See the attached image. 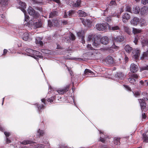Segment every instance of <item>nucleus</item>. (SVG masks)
I'll return each instance as SVG.
<instances>
[{
	"mask_svg": "<svg viewBox=\"0 0 148 148\" xmlns=\"http://www.w3.org/2000/svg\"><path fill=\"white\" fill-rule=\"evenodd\" d=\"M20 143L21 144L25 145L28 144H30L32 143H33L32 141L27 140H23V142H21Z\"/></svg>",
	"mask_w": 148,
	"mask_h": 148,
	"instance_id": "obj_31",
	"label": "nucleus"
},
{
	"mask_svg": "<svg viewBox=\"0 0 148 148\" xmlns=\"http://www.w3.org/2000/svg\"><path fill=\"white\" fill-rule=\"evenodd\" d=\"M141 108L143 111L146 112L148 110L147 107H146V103H143L140 104Z\"/></svg>",
	"mask_w": 148,
	"mask_h": 148,
	"instance_id": "obj_21",
	"label": "nucleus"
},
{
	"mask_svg": "<svg viewBox=\"0 0 148 148\" xmlns=\"http://www.w3.org/2000/svg\"><path fill=\"white\" fill-rule=\"evenodd\" d=\"M114 40L115 41L121 42L124 40V38L122 36H116V38H114Z\"/></svg>",
	"mask_w": 148,
	"mask_h": 148,
	"instance_id": "obj_14",
	"label": "nucleus"
},
{
	"mask_svg": "<svg viewBox=\"0 0 148 148\" xmlns=\"http://www.w3.org/2000/svg\"><path fill=\"white\" fill-rule=\"evenodd\" d=\"M116 4H117L115 1L112 0L110 2L109 5L110 6L116 5Z\"/></svg>",
	"mask_w": 148,
	"mask_h": 148,
	"instance_id": "obj_49",
	"label": "nucleus"
},
{
	"mask_svg": "<svg viewBox=\"0 0 148 148\" xmlns=\"http://www.w3.org/2000/svg\"><path fill=\"white\" fill-rule=\"evenodd\" d=\"M140 13L142 15H147L148 14V7L144 6L141 8Z\"/></svg>",
	"mask_w": 148,
	"mask_h": 148,
	"instance_id": "obj_8",
	"label": "nucleus"
},
{
	"mask_svg": "<svg viewBox=\"0 0 148 148\" xmlns=\"http://www.w3.org/2000/svg\"><path fill=\"white\" fill-rule=\"evenodd\" d=\"M141 60H148V50L145 52H144L141 57Z\"/></svg>",
	"mask_w": 148,
	"mask_h": 148,
	"instance_id": "obj_20",
	"label": "nucleus"
},
{
	"mask_svg": "<svg viewBox=\"0 0 148 148\" xmlns=\"http://www.w3.org/2000/svg\"><path fill=\"white\" fill-rule=\"evenodd\" d=\"M143 141L146 143L148 142V130L145 133L143 134Z\"/></svg>",
	"mask_w": 148,
	"mask_h": 148,
	"instance_id": "obj_16",
	"label": "nucleus"
},
{
	"mask_svg": "<svg viewBox=\"0 0 148 148\" xmlns=\"http://www.w3.org/2000/svg\"><path fill=\"white\" fill-rule=\"evenodd\" d=\"M78 13L79 16L81 17H85L87 16V14L84 11L82 10H79Z\"/></svg>",
	"mask_w": 148,
	"mask_h": 148,
	"instance_id": "obj_26",
	"label": "nucleus"
},
{
	"mask_svg": "<svg viewBox=\"0 0 148 148\" xmlns=\"http://www.w3.org/2000/svg\"><path fill=\"white\" fill-rule=\"evenodd\" d=\"M105 61L109 64H112L114 63L113 58L110 56H107L105 60Z\"/></svg>",
	"mask_w": 148,
	"mask_h": 148,
	"instance_id": "obj_7",
	"label": "nucleus"
},
{
	"mask_svg": "<svg viewBox=\"0 0 148 148\" xmlns=\"http://www.w3.org/2000/svg\"><path fill=\"white\" fill-rule=\"evenodd\" d=\"M77 35L80 38L82 37V36H84L83 35V34L81 32H78L77 33Z\"/></svg>",
	"mask_w": 148,
	"mask_h": 148,
	"instance_id": "obj_59",
	"label": "nucleus"
},
{
	"mask_svg": "<svg viewBox=\"0 0 148 148\" xmlns=\"http://www.w3.org/2000/svg\"><path fill=\"white\" fill-rule=\"evenodd\" d=\"M69 87L68 86H66L65 87L58 89L57 91L59 94H63L68 91Z\"/></svg>",
	"mask_w": 148,
	"mask_h": 148,
	"instance_id": "obj_6",
	"label": "nucleus"
},
{
	"mask_svg": "<svg viewBox=\"0 0 148 148\" xmlns=\"http://www.w3.org/2000/svg\"><path fill=\"white\" fill-rule=\"evenodd\" d=\"M44 145L42 144H39L38 146V148H44Z\"/></svg>",
	"mask_w": 148,
	"mask_h": 148,
	"instance_id": "obj_64",
	"label": "nucleus"
},
{
	"mask_svg": "<svg viewBox=\"0 0 148 148\" xmlns=\"http://www.w3.org/2000/svg\"><path fill=\"white\" fill-rule=\"evenodd\" d=\"M56 98V96L55 95H54L51 97H50V98H49L47 99V101L50 102V103H51L53 102V101L55 100Z\"/></svg>",
	"mask_w": 148,
	"mask_h": 148,
	"instance_id": "obj_39",
	"label": "nucleus"
},
{
	"mask_svg": "<svg viewBox=\"0 0 148 148\" xmlns=\"http://www.w3.org/2000/svg\"><path fill=\"white\" fill-rule=\"evenodd\" d=\"M111 16H109L106 17V20L108 22H109L111 21Z\"/></svg>",
	"mask_w": 148,
	"mask_h": 148,
	"instance_id": "obj_54",
	"label": "nucleus"
},
{
	"mask_svg": "<svg viewBox=\"0 0 148 148\" xmlns=\"http://www.w3.org/2000/svg\"><path fill=\"white\" fill-rule=\"evenodd\" d=\"M112 47H106L104 48V49L109 52L110 53H113L114 51L112 49Z\"/></svg>",
	"mask_w": 148,
	"mask_h": 148,
	"instance_id": "obj_41",
	"label": "nucleus"
},
{
	"mask_svg": "<svg viewBox=\"0 0 148 148\" xmlns=\"http://www.w3.org/2000/svg\"><path fill=\"white\" fill-rule=\"evenodd\" d=\"M48 26L49 27H51V26H52V22L50 20H49L48 21Z\"/></svg>",
	"mask_w": 148,
	"mask_h": 148,
	"instance_id": "obj_58",
	"label": "nucleus"
},
{
	"mask_svg": "<svg viewBox=\"0 0 148 148\" xmlns=\"http://www.w3.org/2000/svg\"><path fill=\"white\" fill-rule=\"evenodd\" d=\"M106 138H102L101 137H100L98 141L101 142L103 143H105L106 142Z\"/></svg>",
	"mask_w": 148,
	"mask_h": 148,
	"instance_id": "obj_48",
	"label": "nucleus"
},
{
	"mask_svg": "<svg viewBox=\"0 0 148 148\" xmlns=\"http://www.w3.org/2000/svg\"><path fill=\"white\" fill-rule=\"evenodd\" d=\"M4 134L6 137V138L9 136L10 135V133L9 132H4Z\"/></svg>",
	"mask_w": 148,
	"mask_h": 148,
	"instance_id": "obj_56",
	"label": "nucleus"
},
{
	"mask_svg": "<svg viewBox=\"0 0 148 148\" xmlns=\"http://www.w3.org/2000/svg\"><path fill=\"white\" fill-rule=\"evenodd\" d=\"M125 10L126 11L128 12H131L132 9L130 5L128 4H126V5Z\"/></svg>",
	"mask_w": 148,
	"mask_h": 148,
	"instance_id": "obj_36",
	"label": "nucleus"
},
{
	"mask_svg": "<svg viewBox=\"0 0 148 148\" xmlns=\"http://www.w3.org/2000/svg\"><path fill=\"white\" fill-rule=\"evenodd\" d=\"M84 73L85 75H88L89 73L92 74L93 73V72L89 69H86L84 71Z\"/></svg>",
	"mask_w": 148,
	"mask_h": 148,
	"instance_id": "obj_42",
	"label": "nucleus"
},
{
	"mask_svg": "<svg viewBox=\"0 0 148 148\" xmlns=\"http://www.w3.org/2000/svg\"><path fill=\"white\" fill-rule=\"evenodd\" d=\"M114 143L116 145H119L120 144V138L117 137H115L114 138Z\"/></svg>",
	"mask_w": 148,
	"mask_h": 148,
	"instance_id": "obj_28",
	"label": "nucleus"
},
{
	"mask_svg": "<svg viewBox=\"0 0 148 148\" xmlns=\"http://www.w3.org/2000/svg\"><path fill=\"white\" fill-rule=\"evenodd\" d=\"M62 23L64 25L67 24L68 21L67 20H63L62 21Z\"/></svg>",
	"mask_w": 148,
	"mask_h": 148,
	"instance_id": "obj_60",
	"label": "nucleus"
},
{
	"mask_svg": "<svg viewBox=\"0 0 148 148\" xmlns=\"http://www.w3.org/2000/svg\"><path fill=\"white\" fill-rule=\"evenodd\" d=\"M140 83L143 86H147L148 85V82L147 80H145L143 81L142 80L140 81Z\"/></svg>",
	"mask_w": 148,
	"mask_h": 148,
	"instance_id": "obj_40",
	"label": "nucleus"
},
{
	"mask_svg": "<svg viewBox=\"0 0 148 148\" xmlns=\"http://www.w3.org/2000/svg\"><path fill=\"white\" fill-rule=\"evenodd\" d=\"M133 93L136 97H138L140 96H141V94H140V92L139 91H134L133 92Z\"/></svg>",
	"mask_w": 148,
	"mask_h": 148,
	"instance_id": "obj_43",
	"label": "nucleus"
},
{
	"mask_svg": "<svg viewBox=\"0 0 148 148\" xmlns=\"http://www.w3.org/2000/svg\"><path fill=\"white\" fill-rule=\"evenodd\" d=\"M57 12L55 11H52L50 13L49 17L50 18H52L55 17L57 16Z\"/></svg>",
	"mask_w": 148,
	"mask_h": 148,
	"instance_id": "obj_30",
	"label": "nucleus"
},
{
	"mask_svg": "<svg viewBox=\"0 0 148 148\" xmlns=\"http://www.w3.org/2000/svg\"><path fill=\"white\" fill-rule=\"evenodd\" d=\"M86 22H87V25H88V24H89L90 23V21L89 20H87L84 21L83 20L82 21V23H83V24L85 26H86L87 25L86 24Z\"/></svg>",
	"mask_w": 148,
	"mask_h": 148,
	"instance_id": "obj_47",
	"label": "nucleus"
},
{
	"mask_svg": "<svg viewBox=\"0 0 148 148\" xmlns=\"http://www.w3.org/2000/svg\"><path fill=\"white\" fill-rule=\"evenodd\" d=\"M124 27L125 31L128 34H130L131 32V30L130 28L126 25H124Z\"/></svg>",
	"mask_w": 148,
	"mask_h": 148,
	"instance_id": "obj_33",
	"label": "nucleus"
},
{
	"mask_svg": "<svg viewBox=\"0 0 148 148\" xmlns=\"http://www.w3.org/2000/svg\"><path fill=\"white\" fill-rule=\"evenodd\" d=\"M88 48L90 50H93V48L92 47L91 45L88 44L87 46Z\"/></svg>",
	"mask_w": 148,
	"mask_h": 148,
	"instance_id": "obj_63",
	"label": "nucleus"
},
{
	"mask_svg": "<svg viewBox=\"0 0 148 148\" xmlns=\"http://www.w3.org/2000/svg\"><path fill=\"white\" fill-rule=\"evenodd\" d=\"M96 29L99 31H103L107 28V26L105 23L97 24L96 25Z\"/></svg>",
	"mask_w": 148,
	"mask_h": 148,
	"instance_id": "obj_3",
	"label": "nucleus"
},
{
	"mask_svg": "<svg viewBox=\"0 0 148 148\" xmlns=\"http://www.w3.org/2000/svg\"><path fill=\"white\" fill-rule=\"evenodd\" d=\"M81 3V0H77L75 3L73 4V6L75 8L81 7L80 5Z\"/></svg>",
	"mask_w": 148,
	"mask_h": 148,
	"instance_id": "obj_22",
	"label": "nucleus"
},
{
	"mask_svg": "<svg viewBox=\"0 0 148 148\" xmlns=\"http://www.w3.org/2000/svg\"><path fill=\"white\" fill-rule=\"evenodd\" d=\"M34 25L35 28H37L41 27L42 24L40 22H38L35 23Z\"/></svg>",
	"mask_w": 148,
	"mask_h": 148,
	"instance_id": "obj_34",
	"label": "nucleus"
},
{
	"mask_svg": "<svg viewBox=\"0 0 148 148\" xmlns=\"http://www.w3.org/2000/svg\"><path fill=\"white\" fill-rule=\"evenodd\" d=\"M25 21H28L29 20V17L28 16H25Z\"/></svg>",
	"mask_w": 148,
	"mask_h": 148,
	"instance_id": "obj_62",
	"label": "nucleus"
},
{
	"mask_svg": "<svg viewBox=\"0 0 148 148\" xmlns=\"http://www.w3.org/2000/svg\"><path fill=\"white\" fill-rule=\"evenodd\" d=\"M38 133L39 134L40 136H43L44 134V132L43 131L40 130V129L38 131Z\"/></svg>",
	"mask_w": 148,
	"mask_h": 148,
	"instance_id": "obj_51",
	"label": "nucleus"
},
{
	"mask_svg": "<svg viewBox=\"0 0 148 148\" xmlns=\"http://www.w3.org/2000/svg\"><path fill=\"white\" fill-rule=\"evenodd\" d=\"M141 97H142L143 98V99L145 100H148V94L145 92H143L141 94Z\"/></svg>",
	"mask_w": 148,
	"mask_h": 148,
	"instance_id": "obj_25",
	"label": "nucleus"
},
{
	"mask_svg": "<svg viewBox=\"0 0 148 148\" xmlns=\"http://www.w3.org/2000/svg\"><path fill=\"white\" fill-rule=\"evenodd\" d=\"M29 34L27 32L23 33L22 35V39L25 41H27L29 38Z\"/></svg>",
	"mask_w": 148,
	"mask_h": 148,
	"instance_id": "obj_19",
	"label": "nucleus"
},
{
	"mask_svg": "<svg viewBox=\"0 0 148 148\" xmlns=\"http://www.w3.org/2000/svg\"><path fill=\"white\" fill-rule=\"evenodd\" d=\"M100 41L102 44L104 45H106L109 42V40L108 37L104 36L102 38Z\"/></svg>",
	"mask_w": 148,
	"mask_h": 148,
	"instance_id": "obj_11",
	"label": "nucleus"
},
{
	"mask_svg": "<svg viewBox=\"0 0 148 148\" xmlns=\"http://www.w3.org/2000/svg\"><path fill=\"white\" fill-rule=\"evenodd\" d=\"M93 41L94 42L93 43V45L96 47L99 46L100 42V40L98 37L97 36L96 38H95Z\"/></svg>",
	"mask_w": 148,
	"mask_h": 148,
	"instance_id": "obj_12",
	"label": "nucleus"
},
{
	"mask_svg": "<svg viewBox=\"0 0 148 148\" xmlns=\"http://www.w3.org/2000/svg\"><path fill=\"white\" fill-rule=\"evenodd\" d=\"M112 48L114 49H119V47H118L117 46H116L114 44V43L113 45L112 46Z\"/></svg>",
	"mask_w": 148,
	"mask_h": 148,
	"instance_id": "obj_55",
	"label": "nucleus"
},
{
	"mask_svg": "<svg viewBox=\"0 0 148 148\" xmlns=\"http://www.w3.org/2000/svg\"><path fill=\"white\" fill-rule=\"evenodd\" d=\"M144 70H148V66H143L140 68V71H141Z\"/></svg>",
	"mask_w": 148,
	"mask_h": 148,
	"instance_id": "obj_46",
	"label": "nucleus"
},
{
	"mask_svg": "<svg viewBox=\"0 0 148 148\" xmlns=\"http://www.w3.org/2000/svg\"><path fill=\"white\" fill-rule=\"evenodd\" d=\"M75 12V11L73 10H71L67 13V14H66L65 13L64 15V18H67L68 17H71L72 16V15L74 14Z\"/></svg>",
	"mask_w": 148,
	"mask_h": 148,
	"instance_id": "obj_15",
	"label": "nucleus"
},
{
	"mask_svg": "<svg viewBox=\"0 0 148 148\" xmlns=\"http://www.w3.org/2000/svg\"><path fill=\"white\" fill-rule=\"evenodd\" d=\"M140 11V8L138 6L134 8L133 12L134 14H138Z\"/></svg>",
	"mask_w": 148,
	"mask_h": 148,
	"instance_id": "obj_29",
	"label": "nucleus"
},
{
	"mask_svg": "<svg viewBox=\"0 0 148 148\" xmlns=\"http://www.w3.org/2000/svg\"><path fill=\"white\" fill-rule=\"evenodd\" d=\"M33 56V57L36 56L38 58H41L42 57V54L39 52L34 50Z\"/></svg>",
	"mask_w": 148,
	"mask_h": 148,
	"instance_id": "obj_23",
	"label": "nucleus"
},
{
	"mask_svg": "<svg viewBox=\"0 0 148 148\" xmlns=\"http://www.w3.org/2000/svg\"><path fill=\"white\" fill-rule=\"evenodd\" d=\"M97 35H93L92 34H90L88 35V41H90L92 39V40L94 39L95 38H96V37L97 36Z\"/></svg>",
	"mask_w": 148,
	"mask_h": 148,
	"instance_id": "obj_27",
	"label": "nucleus"
},
{
	"mask_svg": "<svg viewBox=\"0 0 148 148\" xmlns=\"http://www.w3.org/2000/svg\"><path fill=\"white\" fill-rule=\"evenodd\" d=\"M126 77L124 73L123 72L117 73L115 75V77L116 79L122 80L123 79Z\"/></svg>",
	"mask_w": 148,
	"mask_h": 148,
	"instance_id": "obj_2",
	"label": "nucleus"
},
{
	"mask_svg": "<svg viewBox=\"0 0 148 148\" xmlns=\"http://www.w3.org/2000/svg\"><path fill=\"white\" fill-rule=\"evenodd\" d=\"M34 50L31 49H27L25 50V51L27 53V55L31 56H33Z\"/></svg>",
	"mask_w": 148,
	"mask_h": 148,
	"instance_id": "obj_17",
	"label": "nucleus"
},
{
	"mask_svg": "<svg viewBox=\"0 0 148 148\" xmlns=\"http://www.w3.org/2000/svg\"><path fill=\"white\" fill-rule=\"evenodd\" d=\"M100 148H108L106 145H101L100 146Z\"/></svg>",
	"mask_w": 148,
	"mask_h": 148,
	"instance_id": "obj_61",
	"label": "nucleus"
},
{
	"mask_svg": "<svg viewBox=\"0 0 148 148\" xmlns=\"http://www.w3.org/2000/svg\"><path fill=\"white\" fill-rule=\"evenodd\" d=\"M139 22V19L137 17H134L130 21L131 24L134 25H136Z\"/></svg>",
	"mask_w": 148,
	"mask_h": 148,
	"instance_id": "obj_10",
	"label": "nucleus"
},
{
	"mask_svg": "<svg viewBox=\"0 0 148 148\" xmlns=\"http://www.w3.org/2000/svg\"><path fill=\"white\" fill-rule=\"evenodd\" d=\"M130 71L133 73H135L138 70V66L132 63L130 66Z\"/></svg>",
	"mask_w": 148,
	"mask_h": 148,
	"instance_id": "obj_4",
	"label": "nucleus"
},
{
	"mask_svg": "<svg viewBox=\"0 0 148 148\" xmlns=\"http://www.w3.org/2000/svg\"><path fill=\"white\" fill-rule=\"evenodd\" d=\"M130 77L128 78V81L131 84H134L136 82L135 79H138L139 76L136 74L131 73Z\"/></svg>",
	"mask_w": 148,
	"mask_h": 148,
	"instance_id": "obj_1",
	"label": "nucleus"
},
{
	"mask_svg": "<svg viewBox=\"0 0 148 148\" xmlns=\"http://www.w3.org/2000/svg\"><path fill=\"white\" fill-rule=\"evenodd\" d=\"M142 3L144 5L148 3V0H142Z\"/></svg>",
	"mask_w": 148,
	"mask_h": 148,
	"instance_id": "obj_57",
	"label": "nucleus"
},
{
	"mask_svg": "<svg viewBox=\"0 0 148 148\" xmlns=\"http://www.w3.org/2000/svg\"><path fill=\"white\" fill-rule=\"evenodd\" d=\"M130 18V16L129 14L126 13L122 16V20L123 23H127Z\"/></svg>",
	"mask_w": 148,
	"mask_h": 148,
	"instance_id": "obj_5",
	"label": "nucleus"
},
{
	"mask_svg": "<svg viewBox=\"0 0 148 148\" xmlns=\"http://www.w3.org/2000/svg\"><path fill=\"white\" fill-rule=\"evenodd\" d=\"M19 8L21 9L22 11L24 13L25 12V9L26 8V5L25 3L24 2L20 1L19 2Z\"/></svg>",
	"mask_w": 148,
	"mask_h": 148,
	"instance_id": "obj_9",
	"label": "nucleus"
},
{
	"mask_svg": "<svg viewBox=\"0 0 148 148\" xmlns=\"http://www.w3.org/2000/svg\"><path fill=\"white\" fill-rule=\"evenodd\" d=\"M134 51L136 52V53L134 56L135 57V59L136 60L138 59L140 55V51L138 50H135Z\"/></svg>",
	"mask_w": 148,
	"mask_h": 148,
	"instance_id": "obj_32",
	"label": "nucleus"
},
{
	"mask_svg": "<svg viewBox=\"0 0 148 148\" xmlns=\"http://www.w3.org/2000/svg\"><path fill=\"white\" fill-rule=\"evenodd\" d=\"M27 11L30 15L32 16L35 14V10L31 6H29Z\"/></svg>",
	"mask_w": 148,
	"mask_h": 148,
	"instance_id": "obj_18",
	"label": "nucleus"
},
{
	"mask_svg": "<svg viewBox=\"0 0 148 148\" xmlns=\"http://www.w3.org/2000/svg\"><path fill=\"white\" fill-rule=\"evenodd\" d=\"M140 23L141 27L145 26L147 25L145 20L143 19H142V20H141V21L140 22Z\"/></svg>",
	"mask_w": 148,
	"mask_h": 148,
	"instance_id": "obj_44",
	"label": "nucleus"
},
{
	"mask_svg": "<svg viewBox=\"0 0 148 148\" xmlns=\"http://www.w3.org/2000/svg\"><path fill=\"white\" fill-rule=\"evenodd\" d=\"M123 86H124V87L126 88V89L127 90L129 91H132V89L130 87H129L128 86L126 85H124Z\"/></svg>",
	"mask_w": 148,
	"mask_h": 148,
	"instance_id": "obj_50",
	"label": "nucleus"
},
{
	"mask_svg": "<svg viewBox=\"0 0 148 148\" xmlns=\"http://www.w3.org/2000/svg\"><path fill=\"white\" fill-rule=\"evenodd\" d=\"M70 38L72 40H74L75 39V35L72 33H70Z\"/></svg>",
	"mask_w": 148,
	"mask_h": 148,
	"instance_id": "obj_52",
	"label": "nucleus"
},
{
	"mask_svg": "<svg viewBox=\"0 0 148 148\" xmlns=\"http://www.w3.org/2000/svg\"><path fill=\"white\" fill-rule=\"evenodd\" d=\"M9 0H0V3L2 5H6L8 4Z\"/></svg>",
	"mask_w": 148,
	"mask_h": 148,
	"instance_id": "obj_37",
	"label": "nucleus"
},
{
	"mask_svg": "<svg viewBox=\"0 0 148 148\" xmlns=\"http://www.w3.org/2000/svg\"><path fill=\"white\" fill-rule=\"evenodd\" d=\"M32 16H33L34 19L38 18L39 16L40 15L38 13L35 12V14H34Z\"/></svg>",
	"mask_w": 148,
	"mask_h": 148,
	"instance_id": "obj_45",
	"label": "nucleus"
},
{
	"mask_svg": "<svg viewBox=\"0 0 148 148\" xmlns=\"http://www.w3.org/2000/svg\"><path fill=\"white\" fill-rule=\"evenodd\" d=\"M36 106L38 108L39 113H40L42 111V110L44 108V106L42 104L36 103Z\"/></svg>",
	"mask_w": 148,
	"mask_h": 148,
	"instance_id": "obj_13",
	"label": "nucleus"
},
{
	"mask_svg": "<svg viewBox=\"0 0 148 148\" xmlns=\"http://www.w3.org/2000/svg\"><path fill=\"white\" fill-rule=\"evenodd\" d=\"M138 100L139 101L140 104H142L143 103H145V99H138Z\"/></svg>",
	"mask_w": 148,
	"mask_h": 148,
	"instance_id": "obj_53",
	"label": "nucleus"
},
{
	"mask_svg": "<svg viewBox=\"0 0 148 148\" xmlns=\"http://www.w3.org/2000/svg\"><path fill=\"white\" fill-rule=\"evenodd\" d=\"M133 32L134 34L140 33L142 32L141 30L133 28Z\"/></svg>",
	"mask_w": 148,
	"mask_h": 148,
	"instance_id": "obj_38",
	"label": "nucleus"
},
{
	"mask_svg": "<svg viewBox=\"0 0 148 148\" xmlns=\"http://www.w3.org/2000/svg\"><path fill=\"white\" fill-rule=\"evenodd\" d=\"M125 49L127 52L129 53L131 52L132 49L129 45H127L125 47Z\"/></svg>",
	"mask_w": 148,
	"mask_h": 148,
	"instance_id": "obj_24",
	"label": "nucleus"
},
{
	"mask_svg": "<svg viewBox=\"0 0 148 148\" xmlns=\"http://www.w3.org/2000/svg\"><path fill=\"white\" fill-rule=\"evenodd\" d=\"M109 28L110 29H112V30H119L120 29V28L118 25H114L112 27H109Z\"/></svg>",
	"mask_w": 148,
	"mask_h": 148,
	"instance_id": "obj_35",
	"label": "nucleus"
}]
</instances>
